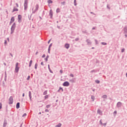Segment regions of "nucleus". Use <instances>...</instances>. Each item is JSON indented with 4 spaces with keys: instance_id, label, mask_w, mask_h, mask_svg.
Wrapping results in <instances>:
<instances>
[{
    "instance_id": "34",
    "label": "nucleus",
    "mask_w": 127,
    "mask_h": 127,
    "mask_svg": "<svg viewBox=\"0 0 127 127\" xmlns=\"http://www.w3.org/2000/svg\"><path fill=\"white\" fill-rule=\"evenodd\" d=\"M95 41L96 45L99 44V42L97 40H95Z\"/></svg>"
},
{
    "instance_id": "21",
    "label": "nucleus",
    "mask_w": 127,
    "mask_h": 127,
    "mask_svg": "<svg viewBox=\"0 0 127 127\" xmlns=\"http://www.w3.org/2000/svg\"><path fill=\"white\" fill-rule=\"evenodd\" d=\"M61 126H62V124L61 123H59L58 125H56V127H61Z\"/></svg>"
},
{
    "instance_id": "3",
    "label": "nucleus",
    "mask_w": 127,
    "mask_h": 127,
    "mask_svg": "<svg viewBox=\"0 0 127 127\" xmlns=\"http://www.w3.org/2000/svg\"><path fill=\"white\" fill-rule=\"evenodd\" d=\"M13 103V98L12 97V96H10L9 99L8 104L9 105H12Z\"/></svg>"
},
{
    "instance_id": "18",
    "label": "nucleus",
    "mask_w": 127,
    "mask_h": 127,
    "mask_svg": "<svg viewBox=\"0 0 127 127\" xmlns=\"http://www.w3.org/2000/svg\"><path fill=\"white\" fill-rule=\"evenodd\" d=\"M20 105V104L19 103V102H18L16 104V109H19Z\"/></svg>"
},
{
    "instance_id": "27",
    "label": "nucleus",
    "mask_w": 127,
    "mask_h": 127,
    "mask_svg": "<svg viewBox=\"0 0 127 127\" xmlns=\"http://www.w3.org/2000/svg\"><path fill=\"white\" fill-rule=\"evenodd\" d=\"M108 96H107L106 95H104L103 96H102V98H103V99H107Z\"/></svg>"
},
{
    "instance_id": "19",
    "label": "nucleus",
    "mask_w": 127,
    "mask_h": 127,
    "mask_svg": "<svg viewBox=\"0 0 127 127\" xmlns=\"http://www.w3.org/2000/svg\"><path fill=\"white\" fill-rule=\"evenodd\" d=\"M48 69H49L50 73H53V71H52V70L50 68V65L49 64H48Z\"/></svg>"
},
{
    "instance_id": "35",
    "label": "nucleus",
    "mask_w": 127,
    "mask_h": 127,
    "mask_svg": "<svg viewBox=\"0 0 127 127\" xmlns=\"http://www.w3.org/2000/svg\"><path fill=\"white\" fill-rule=\"evenodd\" d=\"M74 5H77V3L76 2V0H74Z\"/></svg>"
},
{
    "instance_id": "28",
    "label": "nucleus",
    "mask_w": 127,
    "mask_h": 127,
    "mask_svg": "<svg viewBox=\"0 0 127 127\" xmlns=\"http://www.w3.org/2000/svg\"><path fill=\"white\" fill-rule=\"evenodd\" d=\"M43 95H47V90H46L43 93Z\"/></svg>"
},
{
    "instance_id": "46",
    "label": "nucleus",
    "mask_w": 127,
    "mask_h": 127,
    "mask_svg": "<svg viewBox=\"0 0 127 127\" xmlns=\"http://www.w3.org/2000/svg\"><path fill=\"white\" fill-rule=\"evenodd\" d=\"M114 115H117V111H114Z\"/></svg>"
},
{
    "instance_id": "25",
    "label": "nucleus",
    "mask_w": 127,
    "mask_h": 127,
    "mask_svg": "<svg viewBox=\"0 0 127 127\" xmlns=\"http://www.w3.org/2000/svg\"><path fill=\"white\" fill-rule=\"evenodd\" d=\"M91 100H92L93 102H94V100H95V96H94L93 95L91 96Z\"/></svg>"
},
{
    "instance_id": "23",
    "label": "nucleus",
    "mask_w": 127,
    "mask_h": 127,
    "mask_svg": "<svg viewBox=\"0 0 127 127\" xmlns=\"http://www.w3.org/2000/svg\"><path fill=\"white\" fill-rule=\"evenodd\" d=\"M53 1L52 0H48V3L50 4L52 3Z\"/></svg>"
},
{
    "instance_id": "10",
    "label": "nucleus",
    "mask_w": 127,
    "mask_h": 127,
    "mask_svg": "<svg viewBox=\"0 0 127 127\" xmlns=\"http://www.w3.org/2000/svg\"><path fill=\"white\" fill-rule=\"evenodd\" d=\"M49 15L50 16V18H52V16H53V12L52 11V10H50Z\"/></svg>"
},
{
    "instance_id": "60",
    "label": "nucleus",
    "mask_w": 127,
    "mask_h": 127,
    "mask_svg": "<svg viewBox=\"0 0 127 127\" xmlns=\"http://www.w3.org/2000/svg\"><path fill=\"white\" fill-rule=\"evenodd\" d=\"M3 64L4 65V66H6V64H5V63H4Z\"/></svg>"
},
{
    "instance_id": "14",
    "label": "nucleus",
    "mask_w": 127,
    "mask_h": 127,
    "mask_svg": "<svg viewBox=\"0 0 127 127\" xmlns=\"http://www.w3.org/2000/svg\"><path fill=\"white\" fill-rule=\"evenodd\" d=\"M97 113L99 114V115H100L101 116H102L103 115V112L100 109H98Z\"/></svg>"
},
{
    "instance_id": "29",
    "label": "nucleus",
    "mask_w": 127,
    "mask_h": 127,
    "mask_svg": "<svg viewBox=\"0 0 127 127\" xmlns=\"http://www.w3.org/2000/svg\"><path fill=\"white\" fill-rule=\"evenodd\" d=\"M95 83H96L97 84H100V80H96Z\"/></svg>"
},
{
    "instance_id": "11",
    "label": "nucleus",
    "mask_w": 127,
    "mask_h": 127,
    "mask_svg": "<svg viewBox=\"0 0 127 127\" xmlns=\"http://www.w3.org/2000/svg\"><path fill=\"white\" fill-rule=\"evenodd\" d=\"M21 15H18V22H21Z\"/></svg>"
},
{
    "instance_id": "61",
    "label": "nucleus",
    "mask_w": 127,
    "mask_h": 127,
    "mask_svg": "<svg viewBox=\"0 0 127 127\" xmlns=\"http://www.w3.org/2000/svg\"><path fill=\"white\" fill-rule=\"evenodd\" d=\"M96 28H95V27L92 28V30H94V29H95Z\"/></svg>"
},
{
    "instance_id": "40",
    "label": "nucleus",
    "mask_w": 127,
    "mask_h": 127,
    "mask_svg": "<svg viewBox=\"0 0 127 127\" xmlns=\"http://www.w3.org/2000/svg\"><path fill=\"white\" fill-rule=\"evenodd\" d=\"M31 15H32V14H31V15H30V17L29 16L28 17L29 20H31Z\"/></svg>"
},
{
    "instance_id": "39",
    "label": "nucleus",
    "mask_w": 127,
    "mask_h": 127,
    "mask_svg": "<svg viewBox=\"0 0 127 127\" xmlns=\"http://www.w3.org/2000/svg\"><path fill=\"white\" fill-rule=\"evenodd\" d=\"M70 77H72V78L74 77V75L73 74H72V73H71L70 74Z\"/></svg>"
},
{
    "instance_id": "58",
    "label": "nucleus",
    "mask_w": 127,
    "mask_h": 127,
    "mask_svg": "<svg viewBox=\"0 0 127 127\" xmlns=\"http://www.w3.org/2000/svg\"><path fill=\"white\" fill-rule=\"evenodd\" d=\"M46 58L48 59L49 58V56H47Z\"/></svg>"
},
{
    "instance_id": "33",
    "label": "nucleus",
    "mask_w": 127,
    "mask_h": 127,
    "mask_svg": "<svg viewBox=\"0 0 127 127\" xmlns=\"http://www.w3.org/2000/svg\"><path fill=\"white\" fill-rule=\"evenodd\" d=\"M37 63H36L35 64V69H37Z\"/></svg>"
},
{
    "instance_id": "51",
    "label": "nucleus",
    "mask_w": 127,
    "mask_h": 127,
    "mask_svg": "<svg viewBox=\"0 0 127 127\" xmlns=\"http://www.w3.org/2000/svg\"><path fill=\"white\" fill-rule=\"evenodd\" d=\"M7 43L6 40H4V44H6Z\"/></svg>"
},
{
    "instance_id": "31",
    "label": "nucleus",
    "mask_w": 127,
    "mask_h": 127,
    "mask_svg": "<svg viewBox=\"0 0 127 127\" xmlns=\"http://www.w3.org/2000/svg\"><path fill=\"white\" fill-rule=\"evenodd\" d=\"M124 31H125V32L127 33V27L124 28Z\"/></svg>"
},
{
    "instance_id": "42",
    "label": "nucleus",
    "mask_w": 127,
    "mask_h": 127,
    "mask_svg": "<svg viewBox=\"0 0 127 127\" xmlns=\"http://www.w3.org/2000/svg\"><path fill=\"white\" fill-rule=\"evenodd\" d=\"M45 99H48V95H46L45 96Z\"/></svg>"
},
{
    "instance_id": "24",
    "label": "nucleus",
    "mask_w": 127,
    "mask_h": 127,
    "mask_svg": "<svg viewBox=\"0 0 127 127\" xmlns=\"http://www.w3.org/2000/svg\"><path fill=\"white\" fill-rule=\"evenodd\" d=\"M56 12H57V13L60 12V8H58L57 9Z\"/></svg>"
},
{
    "instance_id": "64",
    "label": "nucleus",
    "mask_w": 127,
    "mask_h": 127,
    "mask_svg": "<svg viewBox=\"0 0 127 127\" xmlns=\"http://www.w3.org/2000/svg\"><path fill=\"white\" fill-rule=\"evenodd\" d=\"M126 77H127V72L126 73Z\"/></svg>"
},
{
    "instance_id": "2",
    "label": "nucleus",
    "mask_w": 127,
    "mask_h": 127,
    "mask_svg": "<svg viewBox=\"0 0 127 127\" xmlns=\"http://www.w3.org/2000/svg\"><path fill=\"white\" fill-rule=\"evenodd\" d=\"M28 0H24V10H27V7H28Z\"/></svg>"
},
{
    "instance_id": "57",
    "label": "nucleus",
    "mask_w": 127,
    "mask_h": 127,
    "mask_svg": "<svg viewBox=\"0 0 127 127\" xmlns=\"http://www.w3.org/2000/svg\"><path fill=\"white\" fill-rule=\"evenodd\" d=\"M45 112H49V110H48V109H46Z\"/></svg>"
},
{
    "instance_id": "37",
    "label": "nucleus",
    "mask_w": 127,
    "mask_h": 127,
    "mask_svg": "<svg viewBox=\"0 0 127 127\" xmlns=\"http://www.w3.org/2000/svg\"><path fill=\"white\" fill-rule=\"evenodd\" d=\"M30 79V76L28 75V77L27 78V80L28 81Z\"/></svg>"
},
{
    "instance_id": "59",
    "label": "nucleus",
    "mask_w": 127,
    "mask_h": 127,
    "mask_svg": "<svg viewBox=\"0 0 127 127\" xmlns=\"http://www.w3.org/2000/svg\"><path fill=\"white\" fill-rule=\"evenodd\" d=\"M50 41H51V40H50L48 41V44H49V43H50Z\"/></svg>"
},
{
    "instance_id": "36",
    "label": "nucleus",
    "mask_w": 127,
    "mask_h": 127,
    "mask_svg": "<svg viewBox=\"0 0 127 127\" xmlns=\"http://www.w3.org/2000/svg\"><path fill=\"white\" fill-rule=\"evenodd\" d=\"M93 72H97V71H96V70H91V71H90V73H93Z\"/></svg>"
},
{
    "instance_id": "30",
    "label": "nucleus",
    "mask_w": 127,
    "mask_h": 127,
    "mask_svg": "<svg viewBox=\"0 0 127 127\" xmlns=\"http://www.w3.org/2000/svg\"><path fill=\"white\" fill-rule=\"evenodd\" d=\"M50 107H51V105H47L46 106L47 109H49V108H50Z\"/></svg>"
},
{
    "instance_id": "6",
    "label": "nucleus",
    "mask_w": 127,
    "mask_h": 127,
    "mask_svg": "<svg viewBox=\"0 0 127 127\" xmlns=\"http://www.w3.org/2000/svg\"><path fill=\"white\" fill-rule=\"evenodd\" d=\"M63 85L64 87H68V86H70V83L68 81H65L64 82Z\"/></svg>"
},
{
    "instance_id": "56",
    "label": "nucleus",
    "mask_w": 127,
    "mask_h": 127,
    "mask_svg": "<svg viewBox=\"0 0 127 127\" xmlns=\"http://www.w3.org/2000/svg\"><path fill=\"white\" fill-rule=\"evenodd\" d=\"M9 55L11 56V57H13V56L12 55L11 53H10Z\"/></svg>"
},
{
    "instance_id": "20",
    "label": "nucleus",
    "mask_w": 127,
    "mask_h": 127,
    "mask_svg": "<svg viewBox=\"0 0 127 127\" xmlns=\"http://www.w3.org/2000/svg\"><path fill=\"white\" fill-rule=\"evenodd\" d=\"M100 125H103L104 126H106L107 125V123L103 124V123L102 122V120H100Z\"/></svg>"
},
{
    "instance_id": "50",
    "label": "nucleus",
    "mask_w": 127,
    "mask_h": 127,
    "mask_svg": "<svg viewBox=\"0 0 127 127\" xmlns=\"http://www.w3.org/2000/svg\"><path fill=\"white\" fill-rule=\"evenodd\" d=\"M26 114L25 113V114H24L23 115L22 117H26Z\"/></svg>"
},
{
    "instance_id": "48",
    "label": "nucleus",
    "mask_w": 127,
    "mask_h": 127,
    "mask_svg": "<svg viewBox=\"0 0 127 127\" xmlns=\"http://www.w3.org/2000/svg\"><path fill=\"white\" fill-rule=\"evenodd\" d=\"M64 3H65V1L61 2V4H63L64 5Z\"/></svg>"
},
{
    "instance_id": "55",
    "label": "nucleus",
    "mask_w": 127,
    "mask_h": 127,
    "mask_svg": "<svg viewBox=\"0 0 127 127\" xmlns=\"http://www.w3.org/2000/svg\"><path fill=\"white\" fill-rule=\"evenodd\" d=\"M70 81L71 82V83H74V80L73 79L71 80Z\"/></svg>"
},
{
    "instance_id": "8",
    "label": "nucleus",
    "mask_w": 127,
    "mask_h": 127,
    "mask_svg": "<svg viewBox=\"0 0 127 127\" xmlns=\"http://www.w3.org/2000/svg\"><path fill=\"white\" fill-rule=\"evenodd\" d=\"M86 42L87 43V45H92V42H91V40L89 39H87L86 40Z\"/></svg>"
},
{
    "instance_id": "32",
    "label": "nucleus",
    "mask_w": 127,
    "mask_h": 127,
    "mask_svg": "<svg viewBox=\"0 0 127 127\" xmlns=\"http://www.w3.org/2000/svg\"><path fill=\"white\" fill-rule=\"evenodd\" d=\"M101 44L102 45H107V43H105V42H102Z\"/></svg>"
},
{
    "instance_id": "26",
    "label": "nucleus",
    "mask_w": 127,
    "mask_h": 127,
    "mask_svg": "<svg viewBox=\"0 0 127 127\" xmlns=\"http://www.w3.org/2000/svg\"><path fill=\"white\" fill-rule=\"evenodd\" d=\"M62 90V92H63L64 90L62 87H60L59 89L58 90V92H60V90Z\"/></svg>"
},
{
    "instance_id": "45",
    "label": "nucleus",
    "mask_w": 127,
    "mask_h": 127,
    "mask_svg": "<svg viewBox=\"0 0 127 127\" xmlns=\"http://www.w3.org/2000/svg\"><path fill=\"white\" fill-rule=\"evenodd\" d=\"M41 65H42V66H44V64H43V62H42L41 63Z\"/></svg>"
},
{
    "instance_id": "38",
    "label": "nucleus",
    "mask_w": 127,
    "mask_h": 127,
    "mask_svg": "<svg viewBox=\"0 0 127 127\" xmlns=\"http://www.w3.org/2000/svg\"><path fill=\"white\" fill-rule=\"evenodd\" d=\"M2 107V104H1V103H0V110L1 109Z\"/></svg>"
},
{
    "instance_id": "12",
    "label": "nucleus",
    "mask_w": 127,
    "mask_h": 127,
    "mask_svg": "<svg viewBox=\"0 0 127 127\" xmlns=\"http://www.w3.org/2000/svg\"><path fill=\"white\" fill-rule=\"evenodd\" d=\"M64 47L66 49H69V48H70V45L69 44H65L64 45Z\"/></svg>"
},
{
    "instance_id": "63",
    "label": "nucleus",
    "mask_w": 127,
    "mask_h": 127,
    "mask_svg": "<svg viewBox=\"0 0 127 127\" xmlns=\"http://www.w3.org/2000/svg\"><path fill=\"white\" fill-rule=\"evenodd\" d=\"M22 127V124H21V125H20V127Z\"/></svg>"
},
{
    "instance_id": "41",
    "label": "nucleus",
    "mask_w": 127,
    "mask_h": 127,
    "mask_svg": "<svg viewBox=\"0 0 127 127\" xmlns=\"http://www.w3.org/2000/svg\"><path fill=\"white\" fill-rule=\"evenodd\" d=\"M60 72L61 73V74H62V73H63V70H62V69H61L60 70Z\"/></svg>"
},
{
    "instance_id": "15",
    "label": "nucleus",
    "mask_w": 127,
    "mask_h": 127,
    "mask_svg": "<svg viewBox=\"0 0 127 127\" xmlns=\"http://www.w3.org/2000/svg\"><path fill=\"white\" fill-rule=\"evenodd\" d=\"M14 11H18V9L17 8H16L15 6L13 7L12 12H14Z\"/></svg>"
},
{
    "instance_id": "53",
    "label": "nucleus",
    "mask_w": 127,
    "mask_h": 127,
    "mask_svg": "<svg viewBox=\"0 0 127 127\" xmlns=\"http://www.w3.org/2000/svg\"><path fill=\"white\" fill-rule=\"evenodd\" d=\"M15 4H16L17 7H18V4L17 3H16Z\"/></svg>"
},
{
    "instance_id": "43",
    "label": "nucleus",
    "mask_w": 127,
    "mask_h": 127,
    "mask_svg": "<svg viewBox=\"0 0 127 127\" xmlns=\"http://www.w3.org/2000/svg\"><path fill=\"white\" fill-rule=\"evenodd\" d=\"M121 52L123 53L125 52V49H123L121 51Z\"/></svg>"
},
{
    "instance_id": "5",
    "label": "nucleus",
    "mask_w": 127,
    "mask_h": 127,
    "mask_svg": "<svg viewBox=\"0 0 127 127\" xmlns=\"http://www.w3.org/2000/svg\"><path fill=\"white\" fill-rule=\"evenodd\" d=\"M18 70H19V67H18V63H17L15 65V71L16 73L18 72Z\"/></svg>"
},
{
    "instance_id": "22",
    "label": "nucleus",
    "mask_w": 127,
    "mask_h": 127,
    "mask_svg": "<svg viewBox=\"0 0 127 127\" xmlns=\"http://www.w3.org/2000/svg\"><path fill=\"white\" fill-rule=\"evenodd\" d=\"M31 65H32V60L30 61L29 67H31Z\"/></svg>"
},
{
    "instance_id": "9",
    "label": "nucleus",
    "mask_w": 127,
    "mask_h": 127,
    "mask_svg": "<svg viewBox=\"0 0 127 127\" xmlns=\"http://www.w3.org/2000/svg\"><path fill=\"white\" fill-rule=\"evenodd\" d=\"M14 21V17H12L9 22V25H11V23Z\"/></svg>"
},
{
    "instance_id": "7",
    "label": "nucleus",
    "mask_w": 127,
    "mask_h": 127,
    "mask_svg": "<svg viewBox=\"0 0 127 127\" xmlns=\"http://www.w3.org/2000/svg\"><path fill=\"white\" fill-rule=\"evenodd\" d=\"M7 125V120H6V119H4V122H3V127H6Z\"/></svg>"
},
{
    "instance_id": "54",
    "label": "nucleus",
    "mask_w": 127,
    "mask_h": 127,
    "mask_svg": "<svg viewBox=\"0 0 127 127\" xmlns=\"http://www.w3.org/2000/svg\"><path fill=\"white\" fill-rule=\"evenodd\" d=\"M90 13L94 14V15H96V14L95 13H94L93 12H90Z\"/></svg>"
},
{
    "instance_id": "17",
    "label": "nucleus",
    "mask_w": 127,
    "mask_h": 127,
    "mask_svg": "<svg viewBox=\"0 0 127 127\" xmlns=\"http://www.w3.org/2000/svg\"><path fill=\"white\" fill-rule=\"evenodd\" d=\"M29 97L30 98V101H31V98H32V96H31V91H29Z\"/></svg>"
},
{
    "instance_id": "16",
    "label": "nucleus",
    "mask_w": 127,
    "mask_h": 127,
    "mask_svg": "<svg viewBox=\"0 0 127 127\" xmlns=\"http://www.w3.org/2000/svg\"><path fill=\"white\" fill-rule=\"evenodd\" d=\"M52 47V43L50 44V45L49 46V48H48V53H50V48H51V47Z\"/></svg>"
},
{
    "instance_id": "44",
    "label": "nucleus",
    "mask_w": 127,
    "mask_h": 127,
    "mask_svg": "<svg viewBox=\"0 0 127 127\" xmlns=\"http://www.w3.org/2000/svg\"><path fill=\"white\" fill-rule=\"evenodd\" d=\"M45 61H46V62H47L48 61V59H47V58H46L45 59Z\"/></svg>"
},
{
    "instance_id": "52",
    "label": "nucleus",
    "mask_w": 127,
    "mask_h": 127,
    "mask_svg": "<svg viewBox=\"0 0 127 127\" xmlns=\"http://www.w3.org/2000/svg\"><path fill=\"white\" fill-rule=\"evenodd\" d=\"M4 80L6 81V75H5V76Z\"/></svg>"
},
{
    "instance_id": "13",
    "label": "nucleus",
    "mask_w": 127,
    "mask_h": 127,
    "mask_svg": "<svg viewBox=\"0 0 127 127\" xmlns=\"http://www.w3.org/2000/svg\"><path fill=\"white\" fill-rule=\"evenodd\" d=\"M117 106L118 108H121L122 107V102H119L117 103Z\"/></svg>"
},
{
    "instance_id": "47",
    "label": "nucleus",
    "mask_w": 127,
    "mask_h": 127,
    "mask_svg": "<svg viewBox=\"0 0 127 127\" xmlns=\"http://www.w3.org/2000/svg\"><path fill=\"white\" fill-rule=\"evenodd\" d=\"M75 41H78V40H79V38H76L75 39Z\"/></svg>"
},
{
    "instance_id": "4",
    "label": "nucleus",
    "mask_w": 127,
    "mask_h": 127,
    "mask_svg": "<svg viewBox=\"0 0 127 127\" xmlns=\"http://www.w3.org/2000/svg\"><path fill=\"white\" fill-rule=\"evenodd\" d=\"M38 8H39V6L38 5V4H37L36 5V8H35V10L33 11V8H32L33 11H32V14L35 13V12H36V11H37L38 10Z\"/></svg>"
},
{
    "instance_id": "62",
    "label": "nucleus",
    "mask_w": 127,
    "mask_h": 127,
    "mask_svg": "<svg viewBox=\"0 0 127 127\" xmlns=\"http://www.w3.org/2000/svg\"><path fill=\"white\" fill-rule=\"evenodd\" d=\"M22 97H24V93H23Z\"/></svg>"
},
{
    "instance_id": "1",
    "label": "nucleus",
    "mask_w": 127,
    "mask_h": 127,
    "mask_svg": "<svg viewBox=\"0 0 127 127\" xmlns=\"http://www.w3.org/2000/svg\"><path fill=\"white\" fill-rule=\"evenodd\" d=\"M15 27H16V25L15 24V23H13V24H12V25L11 26V33H10L11 34H12V33H13L14 32Z\"/></svg>"
},
{
    "instance_id": "49",
    "label": "nucleus",
    "mask_w": 127,
    "mask_h": 127,
    "mask_svg": "<svg viewBox=\"0 0 127 127\" xmlns=\"http://www.w3.org/2000/svg\"><path fill=\"white\" fill-rule=\"evenodd\" d=\"M45 57V54H44L42 56V58H44Z\"/></svg>"
}]
</instances>
